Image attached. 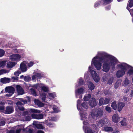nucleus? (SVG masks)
<instances>
[{"label": "nucleus", "mask_w": 133, "mask_h": 133, "mask_svg": "<svg viewBox=\"0 0 133 133\" xmlns=\"http://www.w3.org/2000/svg\"><path fill=\"white\" fill-rule=\"evenodd\" d=\"M118 66L121 69V70H118L116 73V76L118 78L123 76L125 74V71L127 69V68H129L131 67L130 65L125 63L118 64Z\"/></svg>", "instance_id": "obj_1"}, {"label": "nucleus", "mask_w": 133, "mask_h": 133, "mask_svg": "<svg viewBox=\"0 0 133 133\" xmlns=\"http://www.w3.org/2000/svg\"><path fill=\"white\" fill-rule=\"evenodd\" d=\"M97 125L98 127L100 128L104 126H110L111 124L109 120L105 118L99 120Z\"/></svg>", "instance_id": "obj_2"}, {"label": "nucleus", "mask_w": 133, "mask_h": 133, "mask_svg": "<svg viewBox=\"0 0 133 133\" xmlns=\"http://www.w3.org/2000/svg\"><path fill=\"white\" fill-rule=\"evenodd\" d=\"M97 58V57H94L92 59V62H93L94 65L96 69L99 70L101 69V63L99 61L96 60Z\"/></svg>", "instance_id": "obj_3"}, {"label": "nucleus", "mask_w": 133, "mask_h": 133, "mask_svg": "<svg viewBox=\"0 0 133 133\" xmlns=\"http://www.w3.org/2000/svg\"><path fill=\"white\" fill-rule=\"evenodd\" d=\"M108 57L110 61V62L109 63L111 64L110 66L112 68L114 67L115 65L118 63L117 59L112 56L108 55Z\"/></svg>", "instance_id": "obj_4"}, {"label": "nucleus", "mask_w": 133, "mask_h": 133, "mask_svg": "<svg viewBox=\"0 0 133 133\" xmlns=\"http://www.w3.org/2000/svg\"><path fill=\"white\" fill-rule=\"evenodd\" d=\"M91 75L94 81L96 82H98L99 80V77L97 75L96 72L94 70H90Z\"/></svg>", "instance_id": "obj_5"}, {"label": "nucleus", "mask_w": 133, "mask_h": 133, "mask_svg": "<svg viewBox=\"0 0 133 133\" xmlns=\"http://www.w3.org/2000/svg\"><path fill=\"white\" fill-rule=\"evenodd\" d=\"M110 68V64L107 62H104L103 65V71L106 72H108Z\"/></svg>", "instance_id": "obj_6"}, {"label": "nucleus", "mask_w": 133, "mask_h": 133, "mask_svg": "<svg viewBox=\"0 0 133 133\" xmlns=\"http://www.w3.org/2000/svg\"><path fill=\"white\" fill-rule=\"evenodd\" d=\"M21 56L18 54H14L11 55L9 57L10 59L12 61H17L20 59Z\"/></svg>", "instance_id": "obj_7"}, {"label": "nucleus", "mask_w": 133, "mask_h": 133, "mask_svg": "<svg viewBox=\"0 0 133 133\" xmlns=\"http://www.w3.org/2000/svg\"><path fill=\"white\" fill-rule=\"evenodd\" d=\"M20 69L22 72H24L27 71V68L25 61H23L21 63L20 65Z\"/></svg>", "instance_id": "obj_8"}, {"label": "nucleus", "mask_w": 133, "mask_h": 133, "mask_svg": "<svg viewBox=\"0 0 133 133\" xmlns=\"http://www.w3.org/2000/svg\"><path fill=\"white\" fill-rule=\"evenodd\" d=\"M36 130L31 128L29 127H28L25 128H23V133H35Z\"/></svg>", "instance_id": "obj_9"}, {"label": "nucleus", "mask_w": 133, "mask_h": 133, "mask_svg": "<svg viewBox=\"0 0 133 133\" xmlns=\"http://www.w3.org/2000/svg\"><path fill=\"white\" fill-rule=\"evenodd\" d=\"M31 117L32 118L37 119H42L43 118V115L41 114H32L31 115Z\"/></svg>", "instance_id": "obj_10"}, {"label": "nucleus", "mask_w": 133, "mask_h": 133, "mask_svg": "<svg viewBox=\"0 0 133 133\" xmlns=\"http://www.w3.org/2000/svg\"><path fill=\"white\" fill-rule=\"evenodd\" d=\"M14 111L13 107L12 106H8L6 107L5 110V113L6 114H10Z\"/></svg>", "instance_id": "obj_11"}, {"label": "nucleus", "mask_w": 133, "mask_h": 133, "mask_svg": "<svg viewBox=\"0 0 133 133\" xmlns=\"http://www.w3.org/2000/svg\"><path fill=\"white\" fill-rule=\"evenodd\" d=\"M14 88L12 86L7 87L5 89L6 92H8L9 94H13L15 92Z\"/></svg>", "instance_id": "obj_12"}, {"label": "nucleus", "mask_w": 133, "mask_h": 133, "mask_svg": "<svg viewBox=\"0 0 133 133\" xmlns=\"http://www.w3.org/2000/svg\"><path fill=\"white\" fill-rule=\"evenodd\" d=\"M16 88L17 93L19 95H22L24 94V89L19 85H17Z\"/></svg>", "instance_id": "obj_13"}, {"label": "nucleus", "mask_w": 133, "mask_h": 133, "mask_svg": "<svg viewBox=\"0 0 133 133\" xmlns=\"http://www.w3.org/2000/svg\"><path fill=\"white\" fill-rule=\"evenodd\" d=\"M117 105V110L119 112L121 111L125 104L123 102H119L118 103Z\"/></svg>", "instance_id": "obj_14"}, {"label": "nucleus", "mask_w": 133, "mask_h": 133, "mask_svg": "<svg viewBox=\"0 0 133 133\" xmlns=\"http://www.w3.org/2000/svg\"><path fill=\"white\" fill-rule=\"evenodd\" d=\"M16 104L17 105L18 109L20 111H23L24 110V108L22 107L23 103L20 101H18Z\"/></svg>", "instance_id": "obj_15"}, {"label": "nucleus", "mask_w": 133, "mask_h": 133, "mask_svg": "<svg viewBox=\"0 0 133 133\" xmlns=\"http://www.w3.org/2000/svg\"><path fill=\"white\" fill-rule=\"evenodd\" d=\"M16 104L17 105L18 109L20 111H23L24 110V108L22 107L23 103L20 101H18Z\"/></svg>", "instance_id": "obj_16"}, {"label": "nucleus", "mask_w": 133, "mask_h": 133, "mask_svg": "<svg viewBox=\"0 0 133 133\" xmlns=\"http://www.w3.org/2000/svg\"><path fill=\"white\" fill-rule=\"evenodd\" d=\"M81 107V111H83L84 110H85L86 109L88 108V107L86 103L84 102L82 103L81 104V106H80Z\"/></svg>", "instance_id": "obj_17"}, {"label": "nucleus", "mask_w": 133, "mask_h": 133, "mask_svg": "<svg viewBox=\"0 0 133 133\" xmlns=\"http://www.w3.org/2000/svg\"><path fill=\"white\" fill-rule=\"evenodd\" d=\"M34 102L35 104L37 105L39 107H43L44 105V103L38 99H35Z\"/></svg>", "instance_id": "obj_18"}, {"label": "nucleus", "mask_w": 133, "mask_h": 133, "mask_svg": "<svg viewBox=\"0 0 133 133\" xmlns=\"http://www.w3.org/2000/svg\"><path fill=\"white\" fill-rule=\"evenodd\" d=\"M103 110L100 109H98L96 112V116L97 117H100L103 115Z\"/></svg>", "instance_id": "obj_19"}, {"label": "nucleus", "mask_w": 133, "mask_h": 133, "mask_svg": "<svg viewBox=\"0 0 133 133\" xmlns=\"http://www.w3.org/2000/svg\"><path fill=\"white\" fill-rule=\"evenodd\" d=\"M0 81L1 83L3 84L9 83L10 82V78L6 77L1 78Z\"/></svg>", "instance_id": "obj_20"}, {"label": "nucleus", "mask_w": 133, "mask_h": 133, "mask_svg": "<svg viewBox=\"0 0 133 133\" xmlns=\"http://www.w3.org/2000/svg\"><path fill=\"white\" fill-rule=\"evenodd\" d=\"M36 122V121H34L33 123L34 125L38 129H43V127L42 125V124L39 123H34Z\"/></svg>", "instance_id": "obj_21"}, {"label": "nucleus", "mask_w": 133, "mask_h": 133, "mask_svg": "<svg viewBox=\"0 0 133 133\" xmlns=\"http://www.w3.org/2000/svg\"><path fill=\"white\" fill-rule=\"evenodd\" d=\"M104 130L106 132H112L113 131V129L111 127L106 126L104 127Z\"/></svg>", "instance_id": "obj_22"}, {"label": "nucleus", "mask_w": 133, "mask_h": 133, "mask_svg": "<svg viewBox=\"0 0 133 133\" xmlns=\"http://www.w3.org/2000/svg\"><path fill=\"white\" fill-rule=\"evenodd\" d=\"M88 85L89 89L90 90L92 91L94 89L95 85L92 82H89L88 83Z\"/></svg>", "instance_id": "obj_23"}, {"label": "nucleus", "mask_w": 133, "mask_h": 133, "mask_svg": "<svg viewBox=\"0 0 133 133\" xmlns=\"http://www.w3.org/2000/svg\"><path fill=\"white\" fill-rule=\"evenodd\" d=\"M113 121L115 123H117L118 122L119 117L117 115L114 114L112 117Z\"/></svg>", "instance_id": "obj_24"}, {"label": "nucleus", "mask_w": 133, "mask_h": 133, "mask_svg": "<svg viewBox=\"0 0 133 133\" xmlns=\"http://www.w3.org/2000/svg\"><path fill=\"white\" fill-rule=\"evenodd\" d=\"M24 126L23 125H19L18 129L16 130L15 133H20L21 130H23Z\"/></svg>", "instance_id": "obj_25"}, {"label": "nucleus", "mask_w": 133, "mask_h": 133, "mask_svg": "<svg viewBox=\"0 0 133 133\" xmlns=\"http://www.w3.org/2000/svg\"><path fill=\"white\" fill-rule=\"evenodd\" d=\"M116 103V101H114L112 102L111 104V107L114 110H116L117 109V105Z\"/></svg>", "instance_id": "obj_26"}, {"label": "nucleus", "mask_w": 133, "mask_h": 133, "mask_svg": "<svg viewBox=\"0 0 133 133\" xmlns=\"http://www.w3.org/2000/svg\"><path fill=\"white\" fill-rule=\"evenodd\" d=\"M89 104L92 108L95 107L97 104L96 101L92 100H90L89 102Z\"/></svg>", "instance_id": "obj_27"}, {"label": "nucleus", "mask_w": 133, "mask_h": 133, "mask_svg": "<svg viewBox=\"0 0 133 133\" xmlns=\"http://www.w3.org/2000/svg\"><path fill=\"white\" fill-rule=\"evenodd\" d=\"M128 4L126 8L128 10H129V8L133 6V0H130L128 1Z\"/></svg>", "instance_id": "obj_28"}, {"label": "nucleus", "mask_w": 133, "mask_h": 133, "mask_svg": "<svg viewBox=\"0 0 133 133\" xmlns=\"http://www.w3.org/2000/svg\"><path fill=\"white\" fill-rule=\"evenodd\" d=\"M16 63L13 62H9L7 64L8 67L9 68H11L16 64Z\"/></svg>", "instance_id": "obj_29"}, {"label": "nucleus", "mask_w": 133, "mask_h": 133, "mask_svg": "<svg viewBox=\"0 0 133 133\" xmlns=\"http://www.w3.org/2000/svg\"><path fill=\"white\" fill-rule=\"evenodd\" d=\"M84 89L83 88H81L78 89L76 91V93H77L79 95H80L83 93Z\"/></svg>", "instance_id": "obj_30"}, {"label": "nucleus", "mask_w": 133, "mask_h": 133, "mask_svg": "<svg viewBox=\"0 0 133 133\" xmlns=\"http://www.w3.org/2000/svg\"><path fill=\"white\" fill-rule=\"evenodd\" d=\"M108 55H104L103 56L99 57V60L101 62H104L105 61V58H108Z\"/></svg>", "instance_id": "obj_31"}, {"label": "nucleus", "mask_w": 133, "mask_h": 133, "mask_svg": "<svg viewBox=\"0 0 133 133\" xmlns=\"http://www.w3.org/2000/svg\"><path fill=\"white\" fill-rule=\"evenodd\" d=\"M113 0H102L103 4L104 5H106L111 3Z\"/></svg>", "instance_id": "obj_32"}, {"label": "nucleus", "mask_w": 133, "mask_h": 133, "mask_svg": "<svg viewBox=\"0 0 133 133\" xmlns=\"http://www.w3.org/2000/svg\"><path fill=\"white\" fill-rule=\"evenodd\" d=\"M29 111L31 113H40V111L39 110L37 109H30L29 110Z\"/></svg>", "instance_id": "obj_33"}, {"label": "nucleus", "mask_w": 133, "mask_h": 133, "mask_svg": "<svg viewBox=\"0 0 133 133\" xmlns=\"http://www.w3.org/2000/svg\"><path fill=\"white\" fill-rule=\"evenodd\" d=\"M121 81L120 80H118L116 81L114 85V88L115 89H117L118 88L121 84Z\"/></svg>", "instance_id": "obj_34"}, {"label": "nucleus", "mask_w": 133, "mask_h": 133, "mask_svg": "<svg viewBox=\"0 0 133 133\" xmlns=\"http://www.w3.org/2000/svg\"><path fill=\"white\" fill-rule=\"evenodd\" d=\"M114 80V78L113 77H111L108 80L107 83L109 85H111L112 84Z\"/></svg>", "instance_id": "obj_35"}, {"label": "nucleus", "mask_w": 133, "mask_h": 133, "mask_svg": "<svg viewBox=\"0 0 133 133\" xmlns=\"http://www.w3.org/2000/svg\"><path fill=\"white\" fill-rule=\"evenodd\" d=\"M110 101V98H105L104 100L103 104H109Z\"/></svg>", "instance_id": "obj_36"}, {"label": "nucleus", "mask_w": 133, "mask_h": 133, "mask_svg": "<svg viewBox=\"0 0 133 133\" xmlns=\"http://www.w3.org/2000/svg\"><path fill=\"white\" fill-rule=\"evenodd\" d=\"M46 125L47 126H48L50 128H52L54 127L55 126V124L54 123L52 122H49Z\"/></svg>", "instance_id": "obj_37"}, {"label": "nucleus", "mask_w": 133, "mask_h": 133, "mask_svg": "<svg viewBox=\"0 0 133 133\" xmlns=\"http://www.w3.org/2000/svg\"><path fill=\"white\" fill-rule=\"evenodd\" d=\"M78 83L80 85H82L84 84V82L83 78H81L79 79Z\"/></svg>", "instance_id": "obj_38"}, {"label": "nucleus", "mask_w": 133, "mask_h": 133, "mask_svg": "<svg viewBox=\"0 0 133 133\" xmlns=\"http://www.w3.org/2000/svg\"><path fill=\"white\" fill-rule=\"evenodd\" d=\"M81 103V101L80 100L78 99L77 100V107L78 109V110L79 109L80 111H81V109H80V108Z\"/></svg>", "instance_id": "obj_39"}, {"label": "nucleus", "mask_w": 133, "mask_h": 133, "mask_svg": "<svg viewBox=\"0 0 133 133\" xmlns=\"http://www.w3.org/2000/svg\"><path fill=\"white\" fill-rule=\"evenodd\" d=\"M130 68H131L129 70L127 73L129 75H133V68L131 66Z\"/></svg>", "instance_id": "obj_40"}, {"label": "nucleus", "mask_w": 133, "mask_h": 133, "mask_svg": "<svg viewBox=\"0 0 133 133\" xmlns=\"http://www.w3.org/2000/svg\"><path fill=\"white\" fill-rule=\"evenodd\" d=\"M105 110L107 112L109 113H110L112 111L111 108L108 106L105 107Z\"/></svg>", "instance_id": "obj_41"}, {"label": "nucleus", "mask_w": 133, "mask_h": 133, "mask_svg": "<svg viewBox=\"0 0 133 133\" xmlns=\"http://www.w3.org/2000/svg\"><path fill=\"white\" fill-rule=\"evenodd\" d=\"M4 102H0V110H3L4 109Z\"/></svg>", "instance_id": "obj_42"}, {"label": "nucleus", "mask_w": 133, "mask_h": 133, "mask_svg": "<svg viewBox=\"0 0 133 133\" xmlns=\"http://www.w3.org/2000/svg\"><path fill=\"white\" fill-rule=\"evenodd\" d=\"M24 80L25 82H29L31 80V77H30L25 76H24Z\"/></svg>", "instance_id": "obj_43"}, {"label": "nucleus", "mask_w": 133, "mask_h": 133, "mask_svg": "<svg viewBox=\"0 0 133 133\" xmlns=\"http://www.w3.org/2000/svg\"><path fill=\"white\" fill-rule=\"evenodd\" d=\"M5 119H1L0 121V126L4 125L5 124Z\"/></svg>", "instance_id": "obj_44"}, {"label": "nucleus", "mask_w": 133, "mask_h": 133, "mask_svg": "<svg viewBox=\"0 0 133 133\" xmlns=\"http://www.w3.org/2000/svg\"><path fill=\"white\" fill-rule=\"evenodd\" d=\"M31 93L34 96H37V94L36 92L35 89L33 88H31L30 89Z\"/></svg>", "instance_id": "obj_45"}, {"label": "nucleus", "mask_w": 133, "mask_h": 133, "mask_svg": "<svg viewBox=\"0 0 133 133\" xmlns=\"http://www.w3.org/2000/svg\"><path fill=\"white\" fill-rule=\"evenodd\" d=\"M104 99L103 98H101L99 99V105L101 106L103 104Z\"/></svg>", "instance_id": "obj_46"}, {"label": "nucleus", "mask_w": 133, "mask_h": 133, "mask_svg": "<svg viewBox=\"0 0 133 133\" xmlns=\"http://www.w3.org/2000/svg\"><path fill=\"white\" fill-rule=\"evenodd\" d=\"M125 120L123 119L121 122V125L123 126H125L127 125V123L125 122Z\"/></svg>", "instance_id": "obj_47"}, {"label": "nucleus", "mask_w": 133, "mask_h": 133, "mask_svg": "<svg viewBox=\"0 0 133 133\" xmlns=\"http://www.w3.org/2000/svg\"><path fill=\"white\" fill-rule=\"evenodd\" d=\"M101 3V1H99L96 2L94 4V6L95 8H96Z\"/></svg>", "instance_id": "obj_48"}, {"label": "nucleus", "mask_w": 133, "mask_h": 133, "mask_svg": "<svg viewBox=\"0 0 133 133\" xmlns=\"http://www.w3.org/2000/svg\"><path fill=\"white\" fill-rule=\"evenodd\" d=\"M124 84L127 85H128L129 84V81L128 79L126 78L125 79L124 81Z\"/></svg>", "instance_id": "obj_49"}, {"label": "nucleus", "mask_w": 133, "mask_h": 133, "mask_svg": "<svg viewBox=\"0 0 133 133\" xmlns=\"http://www.w3.org/2000/svg\"><path fill=\"white\" fill-rule=\"evenodd\" d=\"M35 75L36 77L39 78V79H41L42 77L41 73H36Z\"/></svg>", "instance_id": "obj_50"}, {"label": "nucleus", "mask_w": 133, "mask_h": 133, "mask_svg": "<svg viewBox=\"0 0 133 133\" xmlns=\"http://www.w3.org/2000/svg\"><path fill=\"white\" fill-rule=\"evenodd\" d=\"M8 71L5 69H2L0 71V72L1 74H2L3 73H7Z\"/></svg>", "instance_id": "obj_51"}, {"label": "nucleus", "mask_w": 133, "mask_h": 133, "mask_svg": "<svg viewBox=\"0 0 133 133\" xmlns=\"http://www.w3.org/2000/svg\"><path fill=\"white\" fill-rule=\"evenodd\" d=\"M34 64V62L32 61H30L28 64V66L29 67H30L33 66Z\"/></svg>", "instance_id": "obj_52"}, {"label": "nucleus", "mask_w": 133, "mask_h": 133, "mask_svg": "<svg viewBox=\"0 0 133 133\" xmlns=\"http://www.w3.org/2000/svg\"><path fill=\"white\" fill-rule=\"evenodd\" d=\"M42 89L44 92H47L48 90V89L45 86H43L42 88Z\"/></svg>", "instance_id": "obj_53"}, {"label": "nucleus", "mask_w": 133, "mask_h": 133, "mask_svg": "<svg viewBox=\"0 0 133 133\" xmlns=\"http://www.w3.org/2000/svg\"><path fill=\"white\" fill-rule=\"evenodd\" d=\"M4 54V50H0V57L3 56Z\"/></svg>", "instance_id": "obj_54"}, {"label": "nucleus", "mask_w": 133, "mask_h": 133, "mask_svg": "<svg viewBox=\"0 0 133 133\" xmlns=\"http://www.w3.org/2000/svg\"><path fill=\"white\" fill-rule=\"evenodd\" d=\"M21 73V72L17 71L16 72L14 73V75H15L16 76H19V74H20Z\"/></svg>", "instance_id": "obj_55"}, {"label": "nucleus", "mask_w": 133, "mask_h": 133, "mask_svg": "<svg viewBox=\"0 0 133 133\" xmlns=\"http://www.w3.org/2000/svg\"><path fill=\"white\" fill-rule=\"evenodd\" d=\"M25 119L26 121H29L31 119V117L30 116H28L25 117Z\"/></svg>", "instance_id": "obj_56"}, {"label": "nucleus", "mask_w": 133, "mask_h": 133, "mask_svg": "<svg viewBox=\"0 0 133 133\" xmlns=\"http://www.w3.org/2000/svg\"><path fill=\"white\" fill-rule=\"evenodd\" d=\"M46 98V95L45 94H43L42 96V100L44 101Z\"/></svg>", "instance_id": "obj_57"}, {"label": "nucleus", "mask_w": 133, "mask_h": 133, "mask_svg": "<svg viewBox=\"0 0 133 133\" xmlns=\"http://www.w3.org/2000/svg\"><path fill=\"white\" fill-rule=\"evenodd\" d=\"M9 45V43L8 44H6V45H5V47L6 48L10 47L11 48H13L14 47L12 45H11L12 44H10V45Z\"/></svg>", "instance_id": "obj_58"}, {"label": "nucleus", "mask_w": 133, "mask_h": 133, "mask_svg": "<svg viewBox=\"0 0 133 133\" xmlns=\"http://www.w3.org/2000/svg\"><path fill=\"white\" fill-rule=\"evenodd\" d=\"M25 99L28 102H30L31 99L30 98L29 96H27L26 98H25Z\"/></svg>", "instance_id": "obj_59"}, {"label": "nucleus", "mask_w": 133, "mask_h": 133, "mask_svg": "<svg viewBox=\"0 0 133 133\" xmlns=\"http://www.w3.org/2000/svg\"><path fill=\"white\" fill-rule=\"evenodd\" d=\"M111 6L110 5H108L105 7V10H110Z\"/></svg>", "instance_id": "obj_60"}, {"label": "nucleus", "mask_w": 133, "mask_h": 133, "mask_svg": "<svg viewBox=\"0 0 133 133\" xmlns=\"http://www.w3.org/2000/svg\"><path fill=\"white\" fill-rule=\"evenodd\" d=\"M5 61L0 62V66H4L5 64Z\"/></svg>", "instance_id": "obj_61"}, {"label": "nucleus", "mask_w": 133, "mask_h": 133, "mask_svg": "<svg viewBox=\"0 0 133 133\" xmlns=\"http://www.w3.org/2000/svg\"><path fill=\"white\" fill-rule=\"evenodd\" d=\"M128 10L130 12L131 15H133V9H130V8H129Z\"/></svg>", "instance_id": "obj_62"}, {"label": "nucleus", "mask_w": 133, "mask_h": 133, "mask_svg": "<svg viewBox=\"0 0 133 133\" xmlns=\"http://www.w3.org/2000/svg\"><path fill=\"white\" fill-rule=\"evenodd\" d=\"M86 133H93L91 129H89L87 130Z\"/></svg>", "instance_id": "obj_63"}, {"label": "nucleus", "mask_w": 133, "mask_h": 133, "mask_svg": "<svg viewBox=\"0 0 133 133\" xmlns=\"http://www.w3.org/2000/svg\"><path fill=\"white\" fill-rule=\"evenodd\" d=\"M35 133H45L43 131L40 130H38L37 132H36V130L35 132Z\"/></svg>", "instance_id": "obj_64"}]
</instances>
